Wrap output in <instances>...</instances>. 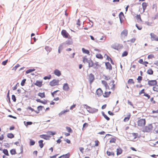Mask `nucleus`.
I'll return each instance as SVG.
<instances>
[{
  "label": "nucleus",
  "mask_w": 158,
  "mask_h": 158,
  "mask_svg": "<svg viewBox=\"0 0 158 158\" xmlns=\"http://www.w3.org/2000/svg\"><path fill=\"white\" fill-rule=\"evenodd\" d=\"M153 127L152 124H149L143 127V131L144 132H150L152 131Z\"/></svg>",
  "instance_id": "f257e3e1"
},
{
  "label": "nucleus",
  "mask_w": 158,
  "mask_h": 158,
  "mask_svg": "<svg viewBox=\"0 0 158 158\" xmlns=\"http://www.w3.org/2000/svg\"><path fill=\"white\" fill-rule=\"evenodd\" d=\"M59 80L58 79H54L51 81L49 85L51 86H54L59 85Z\"/></svg>",
  "instance_id": "f03ea898"
},
{
  "label": "nucleus",
  "mask_w": 158,
  "mask_h": 158,
  "mask_svg": "<svg viewBox=\"0 0 158 158\" xmlns=\"http://www.w3.org/2000/svg\"><path fill=\"white\" fill-rule=\"evenodd\" d=\"M146 121L145 119H141L137 121L138 126L140 127L144 126L146 124Z\"/></svg>",
  "instance_id": "7ed1b4c3"
},
{
  "label": "nucleus",
  "mask_w": 158,
  "mask_h": 158,
  "mask_svg": "<svg viewBox=\"0 0 158 158\" xmlns=\"http://www.w3.org/2000/svg\"><path fill=\"white\" fill-rule=\"evenodd\" d=\"M111 48L114 49L118 50V47L119 48H122L123 47V45L122 44H118L117 43H115L112 44L111 46Z\"/></svg>",
  "instance_id": "20e7f679"
},
{
  "label": "nucleus",
  "mask_w": 158,
  "mask_h": 158,
  "mask_svg": "<svg viewBox=\"0 0 158 158\" xmlns=\"http://www.w3.org/2000/svg\"><path fill=\"white\" fill-rule=\"evenodd\" d=\"M157 81L156 80H149L148 82V84L150 86H154L157 85Z\"/></svg>",
  "instance_id": "39448f33"
},
{
  "label": "nucleus",
  "mask_w": 158,
  "mask_h": 158,
  "mask_svg": "<svg viewBox=\"0 0 158 158\" xmlns=\"http://www.w3.org/2000/svg\"><path fill=\"white\" fill-rule=\"evenodd\" d=\"M94 80V76L92 73H91L89 75L88 80L90 83H91L93 82Z\"/></svg>",
  "instance_id": "423d86ee"
},
{
  "label": "nucleus",
  "mask_w": 158,
  "mask_h": 158,
  "mask_svg": "<svg viewBox=\"0 0 158 158\" xmlns=\"http://www.w3.org/2000/svg\"><path fill=\"white\" fill-rule=\"evenodd\" d=\"M118 16L119 18L120 22L121 23H122L123 21L122 17L123 16L124 17V16L123 13L122 12H121L119 13Z\"/></svg>",
  "instance_id": "0eeeda50"
},
{
  "label": "nucleus",
  "mask_w": 158,
  "mask_h": 158,
  "mask_svg": "<svg viewBox=\"0 0 158 158\" xmlns=\"http://www.w3.org/2000/svg\"><path fill=\"white\" fill-rule=\"evenodd\" d=\"M105 66L107 69H108L110 70L112 69V66L109 62H107L105 63Z\"/></svg>",
  "instance_id": "6e6552de"
},
{
  "label": "nucleus",
  "mask_w": 158,
  "mask_h": 158,
  "mask_svg": "<svg viewBox=\"0 0 158 158\" xmlns=\"http://www.w3.org/2000/svg\"><path fill=\"white\" fill-rule=\"evenodd\" d=\"M61 34L65 38H68L69 34L65 30H63L62 31Z\"/></svg>",
  "instance_id": "1a4fd4ad"
},
{
  "label": "nucleus",
  "mask_w": 158,
  "mask_h": 158,
  "mask_svg": "<svg viewBox=\"0 0 158 158\" xmlns=\"http://www.w3.org/2000/svg\"><path fill=\"white\" fill-rule=\"evenodd\" d=\"M87 110L88 112L91 113H94L97 112L98 111V109H92L90 107H89V108L87 109Z\"/></svg>",
  "instance_id": "9d476101"
},
{
  "label": "nucleus",
  "mask_w": 158,
  "mask_h": 158,
  "mask_svg": "<svg viewBox=\"0 0 158 158\" xmlns=\"http://www.w3.org/2000/svg\"><path fill=\"white\" fill-rule=\"evenodd\" d=\"M44 108V106H39L37 107V110L35 111V112L36 114H38L40 113V111L42 110L43 108Z\"/></svg>",
  "instance_id": "9b49d317"
},
{
  "label": "nucleus",
  "mask_w": 158,
  "mask_h": 158,
  "mask_svg": "<svg viewBox=\"0 0 158 158\" xmlns=\"http://www.w3.org/2000/svg\"><path fill=\"white\" fill-rule=\"evenodd\" d=\"M54 74L56 76L59 77L61 75L60 71L58 69H55L54 72Z\"/></svg>",
  "instance_id": "f8f14e48"
},
{
  "label": "nucleus",
  "mask_w": 158,
  "mask_h": 158,
  "mask_svg": "<svg viewBox=\"0 0 158 158\" xmlns=\"http://www.w3.org/2000/svg\"><path fill=\"white\" fill-rule=\"evenodd\" d=\"M131 117V114L130 113H128L127 117H125L124 120L123 121L124 122H127L130 119Z\"/></svg>",
  "instance_id": "ddd939ff"
},
{
  "label": "nucleus",
  "mask_w": 158,
  "mask_h": 158,
  "mask_svg": "<svg viewBox=\"0 0 158 158\" xmlns=\"http://www.w3.org/2000/svg\"><path fill=\"white\" fill-rule=\"evenodd\" d=\"M123 151V150L120 148H117L116 150V154L117 155H119L121 154L122 153Z\"/></svg>",
  "instance_id": "4468645a"
},
{
  "label": "nucleus",
  "mask_w": 158,
  "mask_h": 158,
  "mask_svg": "<svg viewBox=\"0 0 158 158\" xmlns=\"http://www.w3.org/2000/svg\"><path fill=\"white\" fill-rule=\"evenodd\" d=\"M96 93L98 96H101L103 94L102 89H97Z\"/></svg>",
  "instance_id": "2eb2a0df"
},
{
  "label": "nucleus",
  "mask_w": 158,
  "mask_h": 158,
  "mask_svg": "<svg viewBox=\"0 0 158 158\" xmlns=\"http://www.w3.org/2000/svg\"><path fill=\"white\" fill-rule=\"evenodd\" d=\"M60 91L59 90H57L56 91H54V92L52 93V95L53 97H54L55 96H56V95L60 94Z\"/></svg>",
  "instance_id": "dca6fc26"
},
{
  "label": "nucleus",
  "mask_w": 158,
  "mask_h": 158,
  "mask_svg": "<svg viewBox=\"0 0 158 158\" xmlns=\"http://www.w3.org/2000/svg\"><path fill=\"white\" fill-rule=\"evenodd\" d=\"M40 138L44 139L46 140H47L49 139V136L48 135H40Z\"/></svg>",
  "instance_id": "f3484780"
},
{
  "label": "nucleus",
  "mask_w": 158,
  "mask_h": 158,
  "mask_svg": "<svg viewBox=\"0 0 158 158\" xmlns=\"http://www.w3.org/2000/svg\"><path fill=\"white\" fill-rule=\"evenodd\" d=\"M106 154L109 156H114L115 154L113 152H110L109 151H107Z\"/></svg>",
  "instance_id": "a211bd4d"
},
{
  "label": "nucleus",
  "mask_w": 158,
  "mask_h": 158,
  "mask_svg": "<svg viewBox=\"0 0 158 158\" xmlns=\"http://www.w3.org/2000/svg\"><path fill=\"white\" fill-rule=\"evenodd\" d=\"M48 135L49 136V137H51V135H54L56 134V132L52 131H48L47 132Z\"/></svg>",
  "instance_id": "6ab92c4d"
},
{
  "label": "nucleus",
  "mask_w": 158,
  "mask_h": 158,
  "mask_svg": "<svg viewBox=\"0 0 158 158\" xmlns=\"http://www.w3.org/2000/svg\"><path fill=\"white\" fill-rule=\"evenodd\" d=\"M90 61H89L88 63V66L89 68L93 67L94 65V63L93 60H92L91 59H90Z\"/></svg>",
  "instance_id": "aec40b11"
},
{
  "label": "nucleus",
  "mask_w": 158,
  "mask_h": 158,
  "mask_svg": "<svg viewBox=\"0 0 158 158\" xmlns=\"http://www.w3.org/2000/svg\"><path fill=\"white\" fill-rule=\"evenodd\" d=\"M82 52L83 53L88 54L89 55H90L89 54V50L86 49L84 48H82Z\"/></svg>",
  "instance_id": "412c9836"
},
{
  "label": "nucleus",
  "mask_w": 158,
  "mask_h": 158,
  "mask_svg": "<svg viewBox=\"0 0 158 158\" xmlns=\"http://www.w3.org/2000/svg\"><path fill=\"white\" fill-rule=\"evenodd\" d=\"M128 34L127 30L126 29L124 30L121 33V35H123L124 36H127Z\"/></svg>",
  "instance_id": "4be33fe9"
},
{
  "label": "nucleus",
  "mask_w": 158,
  "mask_h": 158,
  "mask_svg": "<svg viewBox=\"0 0 158 158\" xmlns=\"http://www.w3.org/2000/svg\"><path fill=\"white\" fill-rule=\"evenodd\" d=\"M42 81H36V82L35 84V85H36L38 86L39 87H41L42 85Z\"/></svg>",
  "instance_id": "5701e85b"
},
{
  "label": "nucleus",
  "mask_w": 158,
  "mask_h": 158,
  "mask_svg": "<svg viewBox=\"0 0 158 158\" xmlns=\"http://www.w3.org/2000/svg\"><path fill=\"white\" fill-rule=\"evenodd\" d=\"M36 101L38 102H39L40 103H41L44 104H47L48 102L47 100H45L44 101H42L40 99H36Z\"/></svg>",
  "instance_id": "b1692460"
},
{
  "label": "nucleus",
  "mask_w": 158,
  "mask_h": 158,
  "mask_svg": "<svg viewBox=\"0 0 158 158\" xmlns=\"http://www.w3.org/2000/svg\"><path fill=\"white\" fill-rule=\"evenodd\" d=\"M38 96L40 97L41 98H45V95L44 92L43 93H39L38 94Z\"/></svg>",
  "instance_id": "393cba45"
},
{
  "label": "nucleus",
  "mask_w": 158,
  "mask_h": 158,
  "mask_svg": "<svg viewBox=\"0 0 158 158\" xmlns=\"http://www.w3.org/2000/svg\"><path fill=\"white\" fill-rule=\"evenodd\" d=\"M94 64L96 65V66H93V68L94 69H97L101 67V65L99 64L97 62H96L94 63Z\"/></svg>",
  "instance_id": "a878e982"
},
{
  "label": "nucleus",
  "mask_w": 158,
  "mask_h": 158,
  "mask_svg": "<svg viewBox=\"0 0 158 158\" xmlns=\"http://www.w3.org/2000/svg\"><path fill=\"white\" fill-rule=\"evenodd\" d=\"M111 92H105L103 96L104 97H108L110 94Z\"/></svg>",
  "instance_id": "bb28decb"
},
{
  "label": "nucleus",
  "mask_w": 158,
  "mask_h": 158,
  "mask_svg": "<svg viewBox=\"0 0 158 158\" xmlns=\"http://www.w3.org/2000/svg\"><path fill=\"white\" fill-rule=\"evenodd\" d=\"M147 3L145 2H143L142 4V8L143 12L146 8Z\"/></svg>",
  "instance_id": "cd10ccee"
},
{
  "label": "nucleus",
  "mask_w": 158,
  "mask_h": 158,
  "mask_svg": "<svg viewBox=\"0 0 158 158\" xmlns=\"http://www.w3.org/2000/svg\"><path fill=\"white\" fill-rule=\"evenodd\" d=\"M43 142V140H40L38 142L39 145L41 148H42L44 146Z\"/></svg>",
  "instance_id": "c85d7f7f"
},
{
  "label": "nucleus",
  "mask_w": 158,
  "mask_h": 158,
  "mask_svg": "<svg viewBox=\"0 0 158 158\" xmlns=\"http://www.w3.org/2000/svg\"><path fill=\"white\" fill-rule=\"evenodd\" d=\"M147 73L149 75H152L153 73V71L151 69H149L148 70Z\"/></svg>",
  "instance_id": "c756f323"
},
{
  "label": "nucleus",
  "mask_w": 158,
  "mask_h": 158,
  "mask_svg": "<svg viewBox=\"0 0 158 158\" xmlns=\"http://www.w3.org/2000/svg\"><path fill=\"white\" fill-rule=\"evenodd\" d=\"M96 57L100 59H102L103 58L101 54H97L96 55Z\"/></svg>",
  "instance_id": "7c9ffc66"
},
{
  "label": "nucleus",
  "mask_w": 158,
  "mask_h": 158,
  "mask_svg": "<svg viewBox=\"0 0 158 158\" xmlns=\"http://www.w3.org/2000/svg\"><path fill=\"white\" fill-rule=\"evenodd\" d=\"M3 152L7 156H9V154L8 150L6 149H4L2 150Z\"/></svg>",
  "instance_id": "2f4dec72"
},
{
  "label": "nucleus",
  "mask_w": 158,
  "mask_h": 158,
  "mask_svg": "<svg viewBox=\"0 0 158 158\" xmlns=\"http://www.w3.org/2000/svg\"><path fill=\"white\" fill-rule=\"evenodd\" d=\"M85 56H85L83 57V62L84 63H85V62L87 63H89V61H90V59L88 60L87 58L85 57Z\"/></svg>",
  "instance_id": "473e14b6"
},
{
  "label": "nucleus",
  "mask_w": 158,
  "mask_h": 158,
  "mask_svg": "<svg viewBox=\"0 0 158 158\" xmlns=\"http://www.w3.org/2000/svg\"><path fill=\"white\" fill-rule=\"evenodd\" d=\"M127 83L129 84H134L135 82L134 81L133 79H130L128 80L127 81Z\"/></svg>",
  "instance_id": "72a5a7b5"
},
{
  "label": "nucleus",
  "mask_w": 158,
  "mask_h": 158,
  "mask_svg": "<svg viewBox=\"0 0 158 158\" xmlns=\"http://www.w3.org/2000/svg\"><path fill=\"white\" fill-rule=\"evenodd\" d=\"M69 158V155L68 154H65V155H62L59 157V158Z\"/></svg>",
  "instance_id": "f704fd0d"
},
{
  "label": "nucleus",
  "mask_w": 158,
  "mask_h": 158,
  "mask_svg": "<svg viewBox=\"0 0 158 158\" xmlns=\"http://www.w3.org/2000/svg\"><path fill=\"white\" fill-rule=\"evenodd\" d=\"M7 136L9 138L12 139L14 137V135L12 133H8L7 135Z\"/></svg>",
  "instance_id": "c9c22d12"
},
{
  "label": "nucleus",
  "mask_w": 158,
  "mask_h": 158,
  "mask_svg": "<svg viewBox=\"0 0 158 158\" xmlns=\"http://www.w3.org/2000/svg\"><path fill=\"white\" fill-rule=\"evenodd\" d=\"M25 125L27 127L28 125H31L32 124V123L31 122H27L26 123L25 121L24 122Z\"/></svg>",
  "instance_id": "e433bc0d"
},
{
  "label": "nucleus",
  "mask_w": 158,
  "mask_h": 158,
  "mask_svg": "<svg viewBox=\"0 0 158 158\" xmlns=\"http://www.w3.org/2000/svg\"><path fill=\"white\" fill-rule=\"evenodd\" d=\"M151 36L152 39H152V40H155V39L156 38L155 37L156 36V35L154 34V33H151L150 34Z\"/></svg>",
  "instance_id": "4c0bfd02"
},
{
  "label": "nucleus",
  "mask_w": 158,
  "mask_h": 158,
  "mask_svg": "<svg viewBox=\"0 0 158 158\" xmlns=\"http://www.w3.org/2000/svg\"><path fill=\"white\" fill-rule=\"evenodd\" d=\"M52 76L51 75H49L48 76H45L44 77V79L45 80L47 79L49 80L51 78Z\"/></svg>",
  "instance_id": "58836bf2"
},
{
  "label": "nucleus",
  "mask_w": 158,
  "mask_h": 158,
  "mask_svg": "<svg viewBox=\"0 0 158 158\" xmlns=\"http://www.w3.org/2000/svg\"><path fill=\"white\" fill-rule=\"evenodd\" d=\"M128 52L127 51H124L122 55V57H124L127 56L128 55Z\"/></svg>",
  "instance_id": "ea45409f"
},
{
  "label": "nucleus",
  "mask_w": 158,
  "mask_h": 158,
  "mask_svg": "<svg viewBox=\"0 0 158 158\" xmlns=\"http://www.w3.org/2000/svg\"><path fill=\"white\" fill-rule=\"evenodd\" d=\"M10 153L12 155H15L16 153L15 150V149H12L10 150Z\"/></svg>",
  "instance_id": "a19ab883"
},
{
  "label": "nucleus",
  "mask_w": 158,
  "mask_h": 158,
  "mask_svg": "<svg viewBox=\"0 0 158 158\" xmlns=\"http://www.w3.org/2000/svg\"><path fill=\"white\" fill-rule=\"evenodd\" d=\"M69 111V110H64V111H61L59 114V115H61L62 114H65L66 113V112H67Z\"/></svg>",
  "instance_id": "79ce46f5"
},
{
  "label": "nucleus",
  "mask_w": 158,
  "mask_h": 158,
  "mask_svg": "<svg viewBox=\"0 0 158 158\" xmlns=\"http://www.w3.org/2000/svg\"><path fill=\"white\" fill-rule=\"evenodd\" d=\"M35 143V141L31 139L30 140V144L31 146L33 145Z\"/></svg>",
  "instance_id": "37998d69"
},
{
  "label": "nucleus",
  "mask_w": 158,
  "mask_h": 158,
  "mask_svg": "<svg viewBox=\"0 0 158 158\" xmlns=\"http://www.w3.org/2000/svg\"><path fill=\"white\" fill-rule=\"evenodd\" d=\"M142 77L141 76H139L137 78L138 80V83H140L141 81L142 80Z\"/></svg>",
  "instance_id": "c03bdc74"
},
{
  "label": "nucleus",
  "mask_w": 158,
  "mask_h": 158,
  "mask_svg": "<svg viewBox=\"0 0 158 158\" xmlns=\"http://www.w3.org/2000/svg\"><path fill=\"white\" fill-rule=\"evenodd\" d=\"M102 83L103 84V85H104V86L106 87V86H107L108 85H107V83L106 82V81H105L104 80L102 81ZM106 89H107V88H106Z\"/></svg>",
  "instance_id": "a18cd8bd"
},
{
  "label": "nucleus",
  "mask_w": 158,
  "mask_h": 158,
  "mask_svg": "<svg viewBox=\"0 0 158 158\" xmlns=\"http://www.w3.org/2000/svg\"><path fill=\"white\" fill-rule=\"evenodd\" d=\"M116 141V139L115 138H111L110 141V143H115Z\"/></svg>",
  "instance_id": "49530a36"
},
{
  "label": "nucleus",
  "mask_w": 158,
  "mask_h": 158,
  "mask_svg": "<svg viewBox=\"0 0 158 158\" xmlns=\"http://www.w3.org/2000/svg\"><path fill=\"white\" fill-rule=\"evenodd\" d=\"M35 70V69H29L26 71V73L28 74Z\"/></svg>",
  "instance_id": "de8ad7c7"
},
{
  "label": "nucleus",
  "mask_w": 158,
  "mask_h": 158,
  "mask_svg": "<svg viewBox=\"0 0 158 158\" xmlns=\"http://www.w3.org/2000/svg\"><path fill=\"white\" fill-rule=\"evenodd\" d=\"M135 38H132L131 40H127V42H128L131 41V43H133L135 42Z\"/></svg>",
  "instance_id": "09e8293b"
},
{
  "label": "nucleus",
  "mask_w": 158,
  "mask_h": 158,
  "mask_svg": "<svg viewBox=\"0 0 158 158\" xmlns=\"http://www.w3.org/2000/svg\"><path fill=\"white\" fill-rule=\"evenodd\" d=\"M19 66V65L18 64H17L16 66H15L13 68L12 70L15 71L17 69V68H18Z\"/></svg>",
  "instance_id": "8fccbe9b"
},
{
  "label": "nucleus",
  "mask_w": 158,
  "mask_h": 158,
  "mask_svg": "<svg viewBox=\"0 0 158 158\" xmlns=\"http://www.w3.org/2000/svg\"><path fill=\"white\" fill-rule=\"evenodd\" d=\"M136 18L137 20H140V21H142V19L141 18L140 15H136Z\"/></svg>",
  "instance_id": "3c124183"
},
{
  "label": "nucleus",
  "mask_w": 158,
  "mask_h": 158,
  "mask_svg": "<svg viewBox=\"0 0 158 158\" xmlns=\"http://www.w3.org/2000/svg\"><path fill=\"white\" fill-rule=\"evenodd\" d=\"M69 88L68 85L67 83L64 84L63 86V89H67Z\"/></svg>",
  "instance_id": "603ef678"
},
{
  "label": "nucleus",
  "mask_w": 158,
  "mask_h": 158,
  "mask_svg": "<svg viewBox=\"0 0 158 158\" xmlns=\"http://www.w3.org/2000/svg\"><path fill=\"white\" fill-rule=\"evenodd\" d=\"M154 55L153 54H150L148 55V59H152V58H154Z\"/></svg>",
  "instance_id": "864d4df0"
},
{
  "label": "nucleus",
  "mask_w": 158,
  "mask_h": 158,
  "mask_svg": "<svg viewBox=\"0 0 158 158\" xmlns=\"http://www.w3.org/2000/svg\"><path fill=\"white\" fill-rule=\"evenodd\" d=\"M103 115L104 117L107 120H109L110 119V118L108 117L106 114H103Z\"/></svg>",
  "instance_id": "5fc2aeb1"
},
{
  "label": "nucleus",
  "mask_w": 158,
  "mask_h": 158,
  "mask_svg": "<svg viewBox=\"0 0 158 158\" xmlns=\"http://www.w3.org/2000/svg\"><path fill=\"white\" fill-rule=\"evenodd\" d=\"M158 18V13H156L155 16L153 17H152V19H153V20L156 19H157Z\"/></svg>",
  "instance_id": "6e6d98bb"
},
{
  "label": "nucleus",
  "mask_w": 158,
  "mask_h": 158,
  "mask_svg": "<svg viewBox=\"0 0 158 158\" xmlns=\"http://www.w3.org/2000/svg\"><path fill=\"white\" fill-rule=\"evenodd\" d=\"M106 56V60H107L108 61H110L112 60L111 58L110 57L108 56L106 54H105V56Z\"/></svg>",
  "instance_id": "4d7b16f0"
},
{
  "label": "nucleus",
  "mask_w": 158,
  "mask_h": 158,
  "mask_svg": "<svg viewBox=\"0 0 158 158\" xmlns=\"http://www.w3.org/2000/svg\"><path fill=\"white\" fill-rule=\"evenodd\" d=\"M94 142L95 143V146H98L99 145V141L98 140H95Z\"/></svg>",
  "instance_id": "13d9d810"
},
{
  "label": "nucleus",
  "mask_w": 158,
  "mask_h": 158,
  "mask_svg": "<svg viewBox=\"0 0 158 158\" xmlns=\"http://www.w3.org/2000/svg\"><path fill=\"white\" fill-rule=\"evenodd\" d=\"M12 99L13 101L14 102H15L16 101V99L15 95H13L12 96Z\"/></svg>",
  "instance_id": "bf43d9fd"
},
{
  "label": "nucleus",
  "mask_w": 158,
  "mask_h": 158,
  "mask_svg": "<svg viewBox=\"0 0 158 158\" xmlns=\"http://www.w3.org/2000/svg\"><path fill=\"white\" fill-rule=\"evenodd\" d=\"M26 81V79H24L21 82V85L22 86H23L24 85V83H25Z\"/></svg>",
  "instance_id": "052dcab7"
},
{
  "label": "nucleus",
  "mask_w": 158,
  "mask_h": 158,
  "mask_svg": "<svg viewBox=\"0 0 158 158\" xmlns=\"http://www.w3.org/2000/svg\"><path fill=\"white\" fill-rule=\"evenodd\" d=\"M7 61H8L7 60H5L4 61H3L2 63V64L4 65H6L7 62Z\"/></svg>",
  "instance_id": "680f3d73"
},
{
  "label": "nucleus",
  "mask_w": 158,
  "mask_h": 158,
  "mask_svg": "<svg viewBox=\"0 0 158 158\" xmlns=\"http://www.w3.org/2000/svg\"><path fill=\"white\" fill-rule=\"evenodd\" d=\"M135 26L139 30H141L142 29V27L139 26L137 24H135Z\"/></svg>",
  "instance_id": "e2e57ef3"
},
{
  "label": "nucleus",
  "mask_w": 158,
  "mask_h": 158,
  "mask_svg": "<svg viewBox=\"0 0 158 158\" xmlns=\"http://www.w3.org/2000/svg\"><path fill=\"white\" fill-rule=\"evenodd\" d=\"M88 125H89V124H88V123H84L83 124V129L84 128V127H88Z\"/></svg>",
  "instance_id": "0e129e2a"
},
{
  "label": "nucleus",
  "mask_w": 158,
  "mask_h": 158,
  "mask_svg": "<svg viewBox=\"0 0 158 158\" xmlns=\"http://www.w3.org/2000/svg\"><path fill=\"white\" fill-rule=\"evenodd\" d=\"M144 96H145L147 97L148 99H149L150 98V96L148 94H147L146 93H144L143 95Z\"/></svg>",
  "instance_id": "69168bd1"
},
{
  "label": "nucleus",
  "mask_w": 158,
  "mask_h": 158,
  "mask_svg": "<svg viewBox=\"0 0 158 158\" xmlns=\"http://www.w3.org/2000/svg\"><path fill=\"white\" fill-rule=\"evenodd\" d=\"M104 76L105 77V79L106 80H108L110 79V77L109 76H106L104 75Z\"/></svg>",
  "instance_id": "338daca9"
},
{
  "label": "nucleus",
  "mask_w": 158,
  "mask_h": 158,
  "mask_svg": "<svg viewBox=\"0 0 158 158\" xmlns=\"http://www.w3.org/2000/svg\"><path fill=\"white\" fill-rule=\"evenodd\" d=\"M45 49L47 50L49 52L51 51V49L49 48L48 47L46 46L45 47Z\"/></svg>",
  "instance_id": "774afa93"
}]
</instances>
